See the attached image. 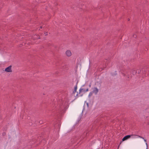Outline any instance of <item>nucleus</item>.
<instances>
[{
	"instance_id": "obj_14",
	"label": "nucleus",
	"mask_w": 149,
	"mask_h": 149,
	"mask_svg": "<svg viewBox=\"0 0 149 149\" xmlns=\"http://www.w3.org/2000/svg\"><path fill=\"white\" fill-rule=\"evenodd\" d=\"M128 20H130V19H128Z\"/></svg>"
},
{
	"instance_id": "obj_9",
	"label": "nucleus",
	"mask_w": 149,
	"mask_h": 149,
	"mask_svg": "<svg viewBox=\"0 0 149 149\" xmlns=\"http://www.w3.org/2000/svg\"><path fill=\"white\" fill-rule=\"evenodd\" d=\"M76 92V91H75V90H74V91H73V93L74 94Z\"/></svg>"
},
{
	"instance_id": "obj_4",
	"label": "nucleus",
	"mask_w": 149,
	"mask_h": 149,
	"mask_svg": "<svg viewBox=\"0 0 149 149\" xmlns=\"http://www.w3.org/2000/svg\"><path fill=\"white\" fill-rule=\"evenodd\" d=\"M66 54L68 56H70L72 55V53L69 50H68L66 52Z\"/></svg>"
},
{
	"instance_id": "obj_13",
	"label": "nucleus",
	"mask_w": 149,
	"mask_h": 149,
	"mask_svg": "<svg viewBox=\"0 0 149 149\" xmlns=\"http://www.w3.org/2000/svg\"><path fill=\"white\" fill-rule=\"evenodd\" d=\"M42 28V26H40V28Z\"/></svg>"
},
{
	"instance_id": "obj_7",
	"label": "nucleus",
	"mask_w": 149,
	"mask_h": 149,
	"mask_svg": "<svg viewBox=\"0 0 149 149\" xmlns=\"http://www.w3.org/2000/svg\"><path fill=\"white\" fill-rule=\"evenodd\" d=\"M77 85H76L74 88V90H75V91H77Z\"/></svg>"
},
{
	"instance_id": "obj_11",
	"label": "nucleus",
	"mask_w": 149,
	"mask_h": 149,
	"mask_svg": "<svg viewBox=\"0 0 149 149\" xmlns=\"http://www.w3.org/2000/svg\"><path fill=\"white\" fill-rule=\"evenodd\" d=\"M47 32L45 33V35H47Z\"/></svg>"
},
{
	"instance_id": "obj_6",
	"label": "nucleus",
	"mask_w": 149,
	"mask_h": 149,
	"mask_svg": "<svg viewBox=\"0 0 149 149\" xmlns=\"http://www.w3.org/2000/svg\"><path fill=\"white\" fill-rule=\"evenodd\" d=\"M36 36H35L34 37H33V39H40V38L39 37L38 38H36L35 37Z\"/></svg>"
},
{
	"instance_id": "obj_2",
	"label": "nucleus",
	"mask_w": 149,
	"mask_h": 149,
	"mask_svg": "<svg viewBox=\"0 0 149 149\" xmlns=\"http://www.w3.org/2000/svg\"><path fill=\"white\" fill-rule=\"evenodd\" d=\"M12 67L11 65L5 68V71L6 72H12Z\"/></svg>"
},
{
	"instance_id": "obj_1",
	"label": "nucleus",
	"mask_w": 149,
	"mask_h": 149,
	"mask_svg": "<svg viewBox=\"0 0 149 149\" xmlns=\"http://www.w3.org/2000/svg\"><path fill=\"white\" fill-rule=\"evenodd\" d=\"M135 136H137L138 137H140V138H141L140 136L136 135H127L125 136L122 139V141H125L126 140H127V139L130 138V137H132V138H135Z\"/></svg>"
},
{
	"instance_id": "obj_8",
	"label": "nucleus",
	"mask_w": 149,
	"mask_h": 149,
	"mask_svg": "<svg viewBox=\"0 0 149 149\" xmlns=\"http://www.w3.org/2000/svg\"><path fill=\"white\" fill-rule=\"evenodd\" d=\"M92 95V93H90L89 94V96H91Z\"/></svg>"
},
{
	"instance_id": "obj_10",
	"label": "nucleus",
	"mask_w": 149,
	"mask_h": 149,
	"mask_svg": "<svg viewBox=\"0 0 149 149\" xmlns=\"http://www.w3.org/2000/svg\"><path fill=\"white\" fill-rule=\"evenodd\" d=\"M142 138V139H144V141H145V142H146L147 141H146V139H144V138H143L142 137V138Z\"/></svg>"
},
{
	"instance_id": "obj_12",
	"label": "nucleus",
	"mask_w": 149,
	"mask_h": 149,
	"mask_svg": "<svg viewBox=\"0 0 149 149\" xmlns=\"http://www.w3.org/2000/svg\"><path fill=\"white\" fill-rule=\"evenodd\" d=\"M146 145L147 147H148V145L147 143H146Z\"/></svg>"
},
{
	"instance_id": "obj_5",
	"label": "nucleus",
	"mask_w": 149,
	"mask_h": 149,
	"mask_svg": "<svg viewBox=\"0 0 149 149\" xmlns=\"http://www.w3.org/2000/svg\"><path fill=\"white\" fill-rule=\"evenodd\" d=\"M98 91V89L96 88H95L94 90H93V92L95 93H97Z\"/></svg>"
},
{
	"instance_id": "obj_3",
	"label": "nucleus",
	"mask_w": 149,
	"mask_h": 149,
	"mask_svg": "<svg viewBox=\"0 0 149 149\" xmlns=\"http://www.w3.org/2000/svg\"><path fill=\"white\" fill-rule=\"evenodd\" d=\"M88 88H87L86 90L84 88H81L79 91V93H85L86 92L88 91Z\"/></svg>"
}]
</instances>
